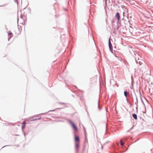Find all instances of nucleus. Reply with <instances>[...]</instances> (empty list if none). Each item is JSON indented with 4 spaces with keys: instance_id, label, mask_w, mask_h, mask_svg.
<instances>
[{
    "instance_id": "nucleus-1",
    "label": "nucleus",
    "mask_w": 153,
    "mask_h": 153,
    "mask_svg": "<svg viewBox=\"0 0 153 153\" xmlns=\"http://www.w3.org/2000/svg\"><path fill=\"white\" fill-rule=\"evenodd\" d=\"M71 124L72 126L73 129L76 131H77L78 130L75 124L71 120H69L68 121Z\"/></svg>"
},
{
    "instance_id": "nucleus-2",
    "label": "nucleus",
    "mask_w": 153,
    "mask_h": 153,
    "mask_svg": "<svg viewBox=\"0 0 153 153\" xmlns=\"http://www.w3.org/2000/svg\"><path fill=\"white\" fill-rule=\"evenodd\" d=\"M38 116H34L31 119V121H35L37 120H39L41 119V116H40L39 117H38Z\"/></svg>"
},
{
    "instance_id": "nucleus-3",
    "label": "nucleus",
    "mask_w": 153,
    "mask_h": 153,
    "mask_svg": "<svg viewBox=\"0 0 153 153\" xmlns=\"http://www.w3.org/2000/svg\"><path fill=\"white\" fill-rule=\"evenodd\" d=\"M115 17L116 19H117L118 21H119L120 19V14L118 12H117L116 13V14L115 16Z\"/></svg>"
},
{
    "instance_id": "nucleus-4",
    "label": "nucleus",
    "mask_w": 153,
    "mask_h": 153,
    "mask_svg": "<svg viewBox=\"0 0 153 153\" xmlns=\"http://www.w3.org/2000/svg\"><path fill=\"white\" fill-rule=\"evenodd\" d=\"M124 95L126 97V100L127 102H128V98L127 97V94H129V93L127 91H125L124 92Z\"/></svg>"
},
{
    "instance_id": "nucleus-5",
    "label": "nucleus",
    "mask_w": 153,
    "mask_h": 153,
    "mask_svg": "<svg viewBox=\"0 0 153 153\" xmlns=\"http://www.w3.org/2000/svg\"><path fill=\"white\" fill-rule=\"evenodd\" d=\"M75 149H76V152H77L78 151V149L79 148V144L78 143H75Z\"/></svg>"
},
{
    "instance_id": "nucleus-6",
    "label": "nucleus",
    "mask_w": 153,
    "mask_h": 153,
    "mask_svg": "<svg viewBox=\"0 0 153 153\" xmlns=\"http://www.w3.org/2000/svg\"><path fill=\"white\" fill-rule=\"evenodd\" d=\"M74 140L75 142H78V143H79L80 141L79 137L78 136H76L75 135Z\"/></svg>"
},
{
    "instance_id": "nucleus-7",
    "label": "nucleus",
    "mask_w": 153,
    "mask_h": 153,
    "mask_svg": "<svg viewBox=\"0 0 153 153\" xmlns=\"http://www.w3.org/2000/svg\"><path fill=\"white\" fill-rule=\"evenodd\" d=\"M26 14L24 13L23 14H21V15L20 17L23 20L26 18Z\"/></svg>"
},
{
    "instance_id": "nucleus-8",
    "label": "nucleus",
    "mask_w": 153,
    "mask_h": 153,
    "mask_svg": "<svg viewBox=\"0 0 153 153\" xmlns=\"http://www.w3.org/2000/svg\"><path fill=\"white\" fill-rule=\"evenodd\" d=\"M132 117L135 120H137V116L136 114H132Z\"/></svg>"
},
{
    "instance_id": "nucleus-9",
    "label": "nucleus",
    "mask_w": 153,
    "mask_h": 153,
    "mask_svg": "<svg viewBox=\"0 0 153 153\" xmlns=\"http://www.w3.org/2000/svg\"><path fill=\"white\" fill-rule=\"evenodd\" d=\"M136 62L137 63H139L140 65H141L142 64L141 61L140 60L139 58L138 59V60H136Z\"/></svg>"
},
{
    "instance_id": "nucleus-10",
    "label": "nucleus",
    "mask_w": 153,
    "mask_h": 153,
    "mask_svg": "<svg viewBox=\"0 0 153 153\" xmlns=\"http://www.w3.org/2000/svg\"><path fill=\"white\" fill-rule=\"evenodd\" d=\"M120 26L118 24V22H117V27L116 29V30H117L118 32H120V30H119Z\"/></svg>"
},
{
    "instance_id": "nucleus-11",
    "label": "nucleus",
    "mask_w": 153,
    "mask_h": 153,
    "mask_svg": "<svg viewBox=\"0 0 153 153\" xmlns=\"http://www.w3.org/2000/svg\"><path fill=\"white\" fill-rule=\"evenodd\" d=\"M108 46H109V47H112V44L111 43V40H110V38H109V39L108 40Z\"/></svg>"
},
{
    "instance_id": "nucleus-12",
    "label": "nucleus",
    "mask_w": 153,
    "mask_h": 153,
    "mask_svg": "<svg viewBox=\"0 0 153 153\" xmlns=\"http://www.w3.org/2000/svg\"><path fill=\"white\" fill-rule=\"evenodd\" d=\"M114 3L113 4V6L114 7H116L118 5V4L117 3H115V1H113Z\"/></svg>"
},
{
    "instance_id": "nucleus-13",
    "label": "nucleus",
    "mask_w": 153,
    "mask_h": 153,
    "mask_svg": "<svg viewBox=\"0 0 153 153\" xmlns=\"http://www.w3.org/2000/svg\"><path fill=\"white\" fill-rule=\"evenodd\" d=\"M109 49H110V51L112 53H113V54L114 53L113 52V47H112H112H109Z\"/></svg>"
},
{
    "instance_id": "nucleus-14",
    "label": "nucleus",
    "mask_w": 153,
    "mask_h": 153,
    "mask_svg": "<svg viewBox=\"0 0 153 153\" xmlns=\"http://www.w3.org/2000/svg\"><path fill=\"white\" fill-rule=\"evenodd\" d=\"M11 35V36H13V33H12L10 31H9L8 32V36H9L10 35Z\"/></svg>"
},
{
    "instance_id": "nucleus-15",
    "label": "nucleus",
    "mask_w": 153,
    "mask_h": 153,
    "mask_svg": "<svg viewBox=\"0 0 153 153\" xmlns=\"http://www.w3.org/2000/svg\"><path fill=\"white\" fill-rule=\"evenodd\" d=\"M120 143L121 146H123L124 145V143L122 142V140H120Z\"/></svg>"
},
{
    "instance_id": "nucleus-16",
    "label": "nucleus",
    "mask_w": 153,
    "mask_h": 153,
    "mask_svg": "<svg viewBox=\"0 0 153 153\" xmlns=\"http://www.w3.org/2000/svg\"><path fill=\"white\" fill-rule=\"evenodd\" d=\"M136 101L135 102V104L136 105H137V107H136V108H137V105H138V100H137V97L136 98Z\"/></svg>"
},
{
    "instance_id": "nucleus-17",
    "label": "nucleus",
    "mask_w": 153,
    "mask_h": 153,
    "mask_svg": "<svg viewBox=\"0 0 153 153\" xmlns=\"http://www.w3.org/2000/svg\"><path fill=\"white\" fill-rule=\"evenodd\" d=\"M107 0H105V7L107 5Z\"/></svg>"
},
{
    "instance_id": "nucleus-18",
    "label": "nucleus",
    "mask_w": 153,
    "mask_h": 153,
    "mask_svg": "<svg viewBox=\"0 0 153 153\" xmlns=\"http://www.w3.org/2000/svg\"><path fill=\"white\" fill-rule=\"evenodd\" d=\"M98 109L99 110H101V108H100V107L99 106V100H98Z\"/></svg>"
},
{
    "instance_id": "nucleus-19",
    "label": "nucleus",
    "mask_w": 153,
    "mask_h": 153,
    "mask_svg": "<svg viewBox=\"0 0 153 153\" xmlns=\"http://www.w3.org/2000/svg\"><path fill=\"white\" fill-rule=\"evenodd\" d=\"M54 111V110H50V111H48V112H46V113H42L41 114H45L46 113H48V112L50 111Z\"/></svg>"
},
{
    "instance_id": "nucleus-20",
    "label": "nucleus",
    "mask_w": 153,
    "mask_h": 153,
    "mask_svg": "<svg viewBox=\"0 0 153 153\" xmlns=\"http://www.w3.org/2000/svg\"><path fill=\"white\" fill-rule=\"evenodd\" d=\"M113 33L115 35H116L117 34L116 30H115L114 31H113Z\"/></svg>"
},
{
    "instance_id": "nucleus-21",
    "label": "nucleus",
    "mask_w": 153,
    "mask_h": 153,
    "mask_svg": "<svg viewBox=\"0 0 153 153\" xmlns=\"http://www.w3.org/2000/svg\"><path fill=\"white\" fill-rule=\"evenodd\" d=\"M25 124H26V122L25 121H24L23 122V123H22V125H25Z\"/></svg>"
},
{
    "instance_id": "nucleus-22",
    "label": "nucleus",
    "mask_w": 153,
    "mask_h": 153,
    "mask_svg": "<svg viewBox=\"0 0 153 153\" xmlns=\"http://www.w3.org/2000/svg\"><path fill=\"white\" fill-rule=\"evenodd\" d=\"M58 103L60 104H62V105H65V103L64 102H59Z\"/></svg>"
},
{
    "instance_id": "nucleus-23",
    "label": "nucleus",
    "mask_w": 153,
    "mask_h": 153,
    "mask_svg": "<svg viewBox=\"0 0 153 153\" xmlns=\"http://www.w3.org/2000/svg\"><path fill=\"white\" fill-rule=\"evenodd\" d=\"M25 125H22V129H23V128H25Z\"/></svg>"
},
{
    "instance_id": "nucleus-24",
    "label": "nucleus",
    "mask_w": 153,
    "mask_h": 153,
    "mask_svg": "<svg viewBox=\"0 0 153 153\" xmlns=\"http://www.w3.org/2000/svg\"><path fill=\"white\" fill-rule=\"evenodd\" d=\"M14 1L17 4H18V1L17 0H14Z\"/></svg>"
},
{
    "instance_id": "nucleus-25",
    "label": "nucleus",
    "mask_w": 153,
    "mask_h": 153,
    "mask_svg": "<svg viewBox=\"0 0 153 153\" xmlns=\"http://www.w3.org/2000/svg\"><path fill=\"white\" fill-rule=\"evenodd\" d=\"M133 127H134V126H132V127H131L130 129L128 130L127 131V132H128V131H129L130 130H131V129L133 128Z\"/></svg>"
},
{
    "instance_id": "nucleus-26",
    "label": "nucleus",
    "mask_w": 153,
    "mask_h": 153,
    "mask_svg": "<svg viewBox=\"0 0 153 153\" xmlns=\"http://www.w3.org/2000/svg\"><path fill=\"white\" fill-rule=\"evenodd\" d=\"M12 36H10L8 38V41H9L10 40V38H11V37Z\"/></svg>"
},
{
    "instance_id": "nucleus-27",
    "label": "nucleus",
    "mask_w": 153,
    "mask_h": 153,
    "mask_svg": "<svg viewBox=\"0 0 153 153\" xmlns=\"http://www.w3.org/2000/svg\"><path fill=\"white\" fill-rule=\"evenodd\" d=\"M10 146V145H9L5 146H3V147H2V148H4V147H5V146Z\"/></svg>"
},
{
    "instance_id": "nucleus-28",
    "label": "nucleus",
    "mask_w": 153,
    "mask_h": 153,
    "mask_svg": "<svg viewBox=\"0 0 153 153\" xmlns=\"http://www.w3.org/2000/svg\"><path fill=\"white\" fill-rule=\"evenodd\" d=\"M114 1V0H111V2H112V4H113L114 3L113 1Z\"/></svg>"
},
{
    "instance_id": "nucleus-29",
    "label": "nucleus",
    "mask_w": 153,
    "mask_h": 153,
    "mask_svg": "<svg viewBox=\"0 0 153 153\" xmlns=\"http://www.w3.org/2000/svg\"><path fill=\"white\" fill-rule=\"evenodd\" d=\"M84 131H85V135L86 136L85 131V129H84Z\"/></svg>"
},
{
    "instance_id": "nucleus-30",
    "label": "nucleus",
    "mask_w": 153,
    "mask_h": 153,
    "mask_svg": "<svg viewBox=\"0 0 153 153\" xmlns=\"http://www.w3.org/2000/svg\"><path fill=\"white\" fill-rule=\"evenodd\" d=\"M15 135L16 136H18L19 135V134H16Z\"/></svg>"
},
{
    "instance_id": "nucleus-31",
    "label": "nucleus",
    "mask_w": 153,
    "mask_h": 153,
    "mask_svg": "<svg viewBox=\"0 0 153 153\" xmlns=\"http://www.w3.org/2000/svg\"><path fill=\"white\" fill-rule=\"evenodd\" d=\"M17 20H18V21H19V18L18 17L17 18Z\"/></svg>"
},
{
    "instance_id": "nucleus-32",
    "label": "nucleus",
    "mask_w": 153,
    "mask_h": 153,
    "mask_svg": "<svg viewBox=\"0 0 153 153\" xmlns=\"http://www.w3.org/2000/svg\"><path fill=\"white\" fill-rule=\"evenodd\" d=\"M101 148H102V149H103V146H102V147H101Z\"/></svg>"
},
{
    "instance_id": "nucleus-33",
    "label": "nucleus",
    "mask_w": 153,
    "mask_h": 153,
    "mask_svg": "<svg viewBox=\"0 0 153 153\" xmlns=\"http://www.w3.org/2000/svg\"><path fill=\"white\" fill-rule=\"evenodd\" d=\"M140 97H141V99L142 100V97H141V96H140Z\"/></svg>"
},
{
    "instance_id": "nucleus-34",
    "label": "nucleus",
    "mask_w": 153,
    "mask_h": 153,
    "mask_svg": "<svg viewBox=\"0 0 153 153\" xmlns=\"http://www.w3.org/2000/svg\"><path fill=\"white\" fill-rule=\"evenodd\" d=\"M124 12H123V15H124Z\"/></svg>"
}]
</instances>
